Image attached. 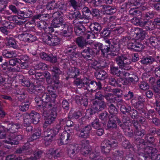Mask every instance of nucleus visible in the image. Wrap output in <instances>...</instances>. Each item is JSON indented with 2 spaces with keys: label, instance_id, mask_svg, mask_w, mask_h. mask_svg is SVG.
Returning <instances> with one entry per match:
<instances>
[{
  "label": "nucleus",
  "instance_id": "nucleus-55",
  "mask_svg": "<svg viewBox=\"0 0 160 160\" xmlns=\"http://www.w3.org/2000/svg\"><path fill=\"white\" fill-rule=\"evenodd\" d=\"M99 119L96 118L91 123V125L95 129H98L101 126Z\"/></svg>",
  "mask_w": 160,
  "mask_h": 160
},
{
  "label": "nucleus",
  "instance_id": "nucleus-49",
  "mask_svg": "<svg viewBox=\"0 0 160 160\" xmlns=\"http://www.w3.org/2000/svg\"><path fill=\"white\" fill-rule=\"evenodd\" d=\"M134 107L138 110H142V112H144V110L143 109V103L140 100L138 101L135 103Z\"/></svg>",
  "mask_w": 160,
  "mask_h": 160
},
{
  "label": "nucleus",
  "instance_id": "nucleus-20",
  "mask_svg": "<svg viewBox=\"0 0 160 160\" xmlns=\"http://www.w3.org/2000/svg\"><path fill=\"white\" fill-rule=\"evenodd\" d=\"M23 40L25 42H32L36 40V36L28 33H22L21 34Z\"/></svg>",
  "mask_w": 160,
  "mask_h": 160
},
{
  "label": "nucleus",
  "instance_id": "nucleus-44",
  "mask_svg": "<svg viewBox=\"0 0 160 160\" xmlns=\"http://www.w3.org/2000/svg\"><path fill=\"white\" fill-rule=\"evenodd\" d=\"M105 12L107 14L112 15L115 13L117 11L116 8L110 6H107L104 8Z\"/></svg>",
  "mask_w": 160,
  "mask_h": 160
},
{
  "label": "nucleus",
  "instance_id": "nucleus-9",
  "mask_svg": "<svg viewBox=\"0 0 160 160\" xmlns=\"http://www.w3.org/2000/svg\"><path fill=\"white\" fill-rule=\"evenodd\" d=\"M80 148V147L78 145L71 144L69 145L67 149L68 156L71 158H73L79 152Z\"/></svg>",
  "mask_w": 160,
  "mask_h": 160
},
{
  "label": "nucleus",
  "instance_id": "nucleus-29",
  "mask_svg": "<svg viewBox=\"0 0 160 160\" xmlns=\"http://www.w3.org/2000/svg\"><path fill=\"white\" fill-rule=\"evenodd\" d=\"M95 74L96 78L99 80H104L107 76L106 72L103 70L97 71Z\"/></svg>",
  "mask_w": 160,
  "mask_h": 160
},
{
  "label": "nucleus",
  "instance_id": "nucleus-47",
  "mask_svg": "<svg viewBox=\"0 0 160 160\" xmlns=\"http://www.w3.org/2000/svg\"><path fill=\"white\" fill-rule=\"evenodd\" d=\"M43 153V151L42 150L40 149L36 150L33 152L34 157H33V158H35V160H37L42 157Z\"/></svg>",
  "mask_w": 160,
  "mask_h": 160
},
{
  "label": "nucleus",
  "instance_id": "nucleus-6",
  "mask_svg": "<svg viewBox=\"0 0 160 160\" xmlns=\"http://www.w3.org/2000/svg\"><path fill=\"white\" fill-rule=\"evenodd\" d=\"M59 132L58 130L55 127L53 129L48 128L46 131L44 132V135L48 142H51L56 135Z\"/></svg>",
  "mask_w": 160,
  "mask_h": 160
},
{
  "label": "nucleus",
  "instance_id": "nucleus-12",
  "mask_svg": "<svg viewBox=\"0 0 160 160\" xmlns=\"http://www.w3.org/2000/svg\"><path fill=\"white\" fill-rule=\"evenodd\" d=\"M94 46L96 47V49L98 48L99 50H101L102 54L104 56L105 55L106 53H108L110 51H112L110 47H108V46L105 44L97 42L94 44Z\"/></svg>",
  "mask_w": 160,
  "mask_h": 160
},
{
  "label": "nucleus",
  "instance_id": "nucleus-35",
  "mask_svg": "<svg viewBox=\"0 0 160 160\" xmlns=\"http://www.w3.org/2000/svg\"><path fill=\"white\" fill-rule=\"evenodd\" d=\"M41 98L42 100L43 103L50 102H53V103L55 102V100L52 99L50 97V95L48 93H43Z\"/></svg>",
  "mask_w": 160,
  "mask_h": 160
},
{
  "label": "nucleus",
  "instance_id": "nucleus-3",
  "mask_svg": "<svg viewBox=\"0 0 160 160\" xmlns=\"http://www.w3.org/2000/svg\"><path fill=\"white\" fill-rule=\"evenodd\" d=\"M92 129L91 126L90 125H88L83 128L76 129V131L78 132L77 134L78 136L82 138H87L89 137L90 131Z\"/></svg>",
  "mask_w": 160,
  "mask_h": 160
},
{
  "label": "nucleus",
  "instance_id": "nucleus-39",
  "mask_svg": "<svg viewBox=\"0 0 160 160\" xmlns=\"http://www.w3.org/2000/svg\"><path fill=\"white\" fill-rule=\"evenodd\" d=\"M30 102L28 100L22 102L19 106V110L22 112H25L28 109Z\"/></svg>",
  "mask_w": 160,
  "mask_h": 160
},
{
  "label": "nucleus",
  "instance_id": "nucleus-50",
  "mask_svg": "<svg viewBox=\"0 0 160 160\" xmlns=\"http://www.w3.org/2000/svg\"><path fill=\"white\" fill-rule=\"evenodd\" d=\"M57 2L56 3L54 1H52L48 2L46 6V8L48 10H54L57 8Z\"/></svg>",
  "mask_w": 160,
  "mask_h": 160
},
{
  "label": "nucleus",
  "instance_id": "nucleus-11",
  "mask_svg": "<svg viewBox=\"0 0 160 160\" xmlns=\"http://www.w3.org/2000/svg\"><path fill=\"white\" fill-rule=\"evenodd\" d=\"M40 58L44 60L49 61L52 63H55L57 62L56 56H54L52 54L49 55L44 52H41L40 54Z\"/></svg>",
  "mask_w": 160,
  "mask_h": 160
},
{
  "label": "nucleus",
  "instance_id": "nucleus-24",
  "mask_svg": "<svg viewBox=\"0 0 160 160\" xmlns=\"http://www.w3.org/2000/svg\"><path fill=\"white\" fill-rule=\"evenodd\" d=\"M53 102L43 103L42 106L43 109V114H49V112L52 109L53 107Z\"/></svg>",
  "mask_w": 160,
  "mask_h": 160
},
{
  "label": "nucleus",
  "instance_id": "nucleus-34",
  "mask_svg": "<svg viewBox=\"0 0 160 160\" xmlns=\"http://www.w3.org/2000/svg\"><path fill=\"white\" fill-rule=\"evenodd\" d=\"M110 72L113 75L117 77H120L122 74V72L119 70L118 67H115L113 66H110Z\"/></svg>",
  "mask_w": 160,
  "mask_h": 160
},
{
  "label": "nucleus",
  "instance_id": "nucleus-2",
  "mask_svg": "<svg viewBox=\"0 0 160 160\" xmlns=\"http://www.w3.org/2000/svg\"><path fill=\"white\" fill-rule=\"evenodd\" d=\"M85 83L87 85V89L91 92H93L97 89L101 90L102 88V85L98 81H96L87 78Z\"/></svg>",
  "mask_w": 160,
  "mask_h": 160
},
{
  "label": "nucleus",
  "instance_id": "nucleus-56",
  "mask_svg": "<svg viewBox=\"0 0 160 160\" xmlns=\"http://www.w3.org/2000/svg\"><path fill=\"white\" fill-rule=\"evenodd\" d=\"M131 3L130 2H125L122 4L120 6V9L122 11H126L130 8Z\"/></svg>",
  "mask_w": 160,
  "mask_h": 160
},
{
  "label": "nucleus",
  "instance_id": "nucleus-13",
  "mask_svg": "<svg viewBox=\"0 0 160 160\" xmlns=\"http://www.w3.org/2000/svg\"><path fill=\"white\" fill-rule=\"evenodd\" d=\"M85 48L81 52V54L84 58H91V56L95 55V52L92 49L86 46Z\"/></svg>",
  "mask_w": 160,
  "mask_h": 160
},
{
  "label": "nucleus",
  "instance_id": "nucleus-21",
  "mask_svg": "<svg viewBox=\"0 0 160 160\" xmlns=\"http://www.w3.org/2000/svg\"><path fill=\"white\" fill-rule=\"evenodd\" d=\"M48 114H43L45 117L44 119L45 122L43 124V127L44 128H46L48 126L53 123L55 120L54 118H53L51 116H49Z\"/></svg>",
  "mask_w": 160,
  "mask_h": 160
},
{
  "label": "nucleus",
  "instance_id": "nucleus-54",
  "mask_svg": "<svg viewBox=\"0 0 160 160\" xmlns=\"http://www.w3.org/2000/svg\"><path fill=\"white\" fill-rule=\"evenodd\" d=\"M110 29L109 28L103 29L100 33L101 36L104 38L109 36L111 33Z\"/></svg>",
  "mask_w": 160,
  "mask_h": 160
},
{
  "label": "nucleus",
  "instance_id": "nucleus-59",
  "mask_svg": "<svg viewBox=\"0 0 160 160\" xmlns=\"http://www.w3.org/2000/svg\"><path fill=\"white\" fill-rule=\"evenodd\" d=\"M21 61L17 58H14L9 60L8 64L12 66H15L17 63H20Z\"/></svg>",
  "mask_w": 160,
  "mask_h": 160
},
{
  "label": "nucleus",
  "instance_id": "nucleus-57",
  "mask_svg": "<svg viewBox=\"0 0 160 160\" xmlns=\"http://www.w3.org/2000/svg\"><path fill=\"white\" fill-rule=\"evenodd\" d=\"M27 89V91L30 94L35 93L36 91L37 86L33 83H31L30 86Z\"/></svg>",
  "mask_w": 160,
  "mask_h": 160
},
{
  "label": "nucleus",
  "instance_id": "nucleus-32",
  "mask_svg": "<svg viewBox=\"0 0 160 160\" xmlns=\"http://www.w3.org/2000/svg\"><path fill=\"white\" fill-rule=\"evenodd\" d=\"M150 44L153 47L160 46V38L156 37H152L148 39Z\"/></svg>",
  "mask_w": 160,
  "mask_h": 160
},
{
  "label": "nucleus",
  "instance_id": "nucleus-18",
  "mask_svg": "<svg viewBox=\"0 0 160 160\" xmlns=\"http://www.w3.org/2000/svg\"><path fill=\"white\" fill-rule=\"evenodd\" d=\"M93 104L98 105L97 106L95 107L97 111H101L107 108L106 103L103 100L100 101L96 100L94 102Z\"/></svg>",
  "mask_w": 160,
  "mask_h": 160
},
{
  "label": "nucleus",
  "instance_id": "nucleus-63",
  "mask_svg": "<svg viewBox=\"0 0 160 160\" xmlns=\"http://www.w3.org/2000/svg\"><path fill=\"white\" fill-rule=\"evenodd\" d=\"M38 26L40 28L41 30H43L45 32H47V29L48 25L45 22H41L38 24Z\"/></svg>",
  "mask_w": 160,
  "mask_h": 160
},
{
  "label": "nucleus",
  "instance_id": "nucleus-14",
  "mask_svg": "<svg viewBox=\"0 0 160 160\" xmlns=\"http://www.w3.org/2000/svg\"><path fill=\"white\" fill-rule=\"evenodd\" d=\"M153 20H144L141 24V27L144 28L146 30H153L155 28Z\"/></svg>",
  "mask_w": 160,
  "mask_h": 160
},
{
  "label": "nucleus",
  "instance_id": "nucleus-22",
  "mask_svg": "<svg viewBox=\"0 0 160 160\" xmlns=\"http://www.w3.org/2000/svg\"><path fill=\"white\" fill-rule=\"evenodd\" d=\"M66 24V23L64 22V19H53L51 23L52 25L54 28H56L61 27L62 28L64 27V25Z\"/></svg>",
  "mask_w": 160,
  "mask_h": 160
},
{
  "label": "nucleus",
  "instance_id": "nucleus-16",
  "mask_svg": "<svg viewBox=\"0 0 160 160\" xmlns=\"http://www.w3.org/2000/svg\"><path fill=\"white\" fill-rule=\"evenodd\" d=\"M67 74L69 78H76L80 74L79 69L76 67H70L68 69Z\"/></svg>",
  "mask_w": 160,
  "mask_h": 160
},
{
  "label": "nucleus",
  "instance_id": "nucleus-10",
  "mask_svg": "<svg viewBox=\"0 0 160 160\" xmlns=\"http://www.w3.org/2000/svg\"><path fill=\"white\" fill-rule=\"evenodd\" d=\"M71 132L64 131L60 135V143L62 145L67 144L72 138Z\"/></svg>",
  "mask_w": 160,
  "mask_h": 160
},
{
  "label": "nucleus",
  "instance_id": "nucleus-42",
  "mask_svg": "<svg viewBox=\"0 0 160 160\" xmlns=\"http://www.w3.org/2000/svg\"><path fill=\"white\" fill-rule=\"evenodd\" d=\"M83 17V18L86 19L91 17V11L89 8L86 7H84L82 9V11Z\"/></svg>",
  "mask_w": 160,
  "mask_h": 160
},
{
  "label": "nucleus",
  "instance_id": "nucleus-27",
  "mask_svg": "<svg viewBox=\"0 0 160 160\" xmlns=\"http://www.w3.org/2000/svg\"><path fill=\"white\" fill-rule=\"evenodd\" d=\"M32 123L36 124L39 123L40 121V115L39 113L35 112H32L29 114Z\"/></svg>",
  "mask_w": 160,
  "mask_h": 160
},
{
  "label": "nucleus",
  "instance_id": "nucleus-23",
  "mask_svg": "<svg viewBox=\"0 0 160 160\" xmlns=\"http://www.w3.org/2000/svg\"><path fill=\"white\" fill-rule=\"evenodd\" d=\"M76 42L78 47L81 49L84 48L88 44L86 41V39L81 36L76 38Z\"/></svg>",
  "mask_w": 160,
  "mask_h": 160
},
{
  "label": "nucleus",
  "instance_id": "nucleus-15",
  "mask_svg": "<svg viewBox=\"0 0 160 160\" xmlns=\"http://www.w3.org/2000/svg\"><path fill=\"white\" fill-rule=\"evenodd\" d=\"M107 139L104 140L101 144V151L103 153L108 155L111 149V146L110 145Z\"/></svg>",
  "mask_w": 160,
  "mask_h": 160
},
{
  "label": "nucleus",
  "instance_id": "nucleus-43",
  "mask_svg": "<svg viewBox=\"0 0 160 160\" xmlns=\"http://www.w3.org/2000/svg\"><path fill=\"white\" fill-rule=\"evenodd\" d=\"M41 134V131L40 130H36L33 132L31 136L30 141L36 140L40 137Z\"/></svg>",
  "mask_w": 160,
  "mask_h": 160
},
{
  "label": "nucleus",
  "instance_id": "nucleus-36",
  "mask_svg": "<svg viewBox=\"0 0 160 160\" xmlns=\"http://www.w3.org/2000/svg\"><path fill=\"white\" fill-rule=\"evenodd\" d=\"M68 121L67 118H61L59 120V123H58L55 127L60 132L63 130V126Z\"/></svg>",
  "mask_w": 160,
  "mask_h": 160
},
{
  "label": "nucleus",
  "instance_id": "nucleus-46",
  "mask_svg": "<svg viewBox=\"0 0 160 160\" xmlns=\"http://www.w3.org/2000/svg\"><path fill=\"white\" fill-rule=\"evenodd\" d=\"M128 114L133 119H138L139 117L138 112L133 108H131Z\"/></svg>",
  "mask_w": 160,
  "mask_h": 160
},
{
  "label": "nucleus",
  "instance_id": "nucleus-58",
  "mask_svg": "<svg viewBox=\"0 0 160 160\" xmlns=\"http://www.w3.org/2000/svg\"><path fill=\"white\" fill-rule=\"evenodd\" d=\"M57 8H58L60 10L65 11L67 9L66 5L64 2H57Z\"/></svg>",
  "mask_w": 160,
  "mask_h": 160
},
{
  "label": "nucleus",
  "instance_id": "nucleus-5",
  "mask_svg": "<svg viewBox=\"0 0 160 160\" xmlns=\"http://www.w3.org/2000/svg\"><path fill=\"white\" fill-rule=\"evenodd\" d=\"M43 41L47 44L50 46H55L59 44L60 41V38L55 35L50 36L47 35L45 38L43 39Z\"/></svg>",
  "mask_w": 160,
  "mask_h": 160
},
{
  "label": "nucleus",
  "instance_id": "nucleus-64",
  "mask_svg": "<svg viewBox=\"0 0 160 160\" xmlns=\"http://www.w3.org/2000/svg\"><path fill=\"white\" fill-rule=\"evenodd\" d=\"M62 107L65 110H68L69 109V103L66 99L63 100L62 102Z\"/></svg>",
  "mask_w": 160,
  "mask_h": 160
},
{
  "label": "nucleus",
  "instance_id": "nucleus-25",
  "mask_svg": "<svg viewBox=\"0 0 160 160\" xmlns=\"http://www.w3.org/2000/svg\"><path fill=\"white\" fill-rule=\"evenodd\" d=\"M155 61V59L151 56H145L143 57L140 60L142 64L147 65L152 64Z\"/></svg>",
  "mask_w": 160,
  "mask_h": 160
},
{
  "label": "nucleus",
  "instance_id": "nucleus-28",
  "mask_svg": "<svg viewBox=\"0 0 160 160\" xmlns=\"http://www.w3.org/2000/svg\"><path fill=\"white\" fill-rule=\"evenodd\" d=\"M85 28L82 25H78L76 26L75 28V32L76 35L80 36L85 34Z\"/></svg>",
  "mask_w": 160,
  "mask_h": 160
},
{
  "label": "nucleus",
  "instance_id": "nucleus-7",
  "mask_svg": "<svg viewBox=\"0 0 160 160\" xmlns=\"http://www.w3.org/2000/svg\"><path fill=\"white\" fill-rule=\"evenodd\" d=\"M63 28L64 30L62 32V35L64 37L67 38L68 40H70L73 37V27L72 25H68L66 24Z\"/></svg>",
  "mask_w": 160,
  "mask_h": 160
},
{
  "label": "nucleus",
  "instance_id": "nucleus-33",
  "mask_svg": "<svg viewBox=\"0 0 160 160\" xmlns=\"http://www.w3.org/2000/svg\"><path fill=\"white\" fill-rule=\"evenodd\" d=\"M82 116L81 112L80 111H75L73 112H70L68 114V118L69 119H77Z\"/></svg>",
  "mask_w": 160,
  "mask_h": 160
},
{
  "label": "nucleus",
  "instance_id": "nucleus-8",
  "mask_svg": "<svg viewBox=\"0 0 160 160\" xmlns=\"http://www.w3.org/2000/svg\"><path fill=\"white\" fill-rule=\"evenodd\" d=\"M117 116H110L107 122V129L112 130L117 128Z\"/></svg>",
  "mask_w": 160,
  "mask_h": 160
},
{
  "label": "nucleus",
  "instance_id": "nucleus-40",
  "mask_svg": "<svg viewBox=\"0 0 160 160\" xmlns=\"http://www.w3.org/2000/svg\"><path fill=\"white\" fill-rule=\"evenodd\" d=\"M108 110L110 116H117L116 115L118 113V109L113 104H111L109 106Z\"/></svg>",
  "mask_w": 160,
  "mask_h": 160
},
{
  "label": "nucleus",
  "instance_id": "nucleus-31",
  "mask_svg": "<svg viewBox=\"0 0 160 160\" xmlns=\"http://www.w3.org/2000/svg\"><path fill=\"white\" fill-rule=\"evenodd\" d=\"M135 130V136H136L135 138H134V139L136 138H141L143 137L144 136H145L147 135V131L145 129L140 128H138Z\"/></svg>",
  "mask_w": 160,
  "mask_h": 160
},
{
  "label": "nucleus",
  "instance_id": "nucleus-17",
  "mask_svg": "<svg viewBox=\"0 0 160 160\" xmlns=\"http://www.w3.org/2000/svg\"><path fill=\"white\" fill-rule=\"evenodd\" d=\"M18 16L21 17V19L24 20L25 18H28L32 16V11L29 9H27L24 11L20 10L19 12Z\"/></svg>",
  "mask_w": 160,
  "mask_h": 160
},
{
  "label": "nucleus",
  "instance_id": "nucleus-52",
  "mask_svg": "<svg viewBox=\"0 0 160 160\" xmlns=\"http://www.w3.org/2000/svg\"><path fill=\"white\" fill-rule=\"evenodd\" d=\"M71 15H72L71 19L74 18L76 19L77 18L82 19L83 18V17L81 14L80 12L78 11H74V13H72Z\"/></svg>",
  "mask_w": 160,
  "mask_h": 160
},
{
  "label": "nucleus",
  "instance_id": "nucleus-61",
  "mask_svg": "<svg viewBox=\"0 0 160 160\" xmlns=\"http://www.w3.org/2000/svg\"><path fill=\"white\" fill-rule=\"evenodd\" d=\"M124 132L125 136L129 139L132 138L135 135V130L133 131V129H131L130 131H125Z\"/></svg>",
  "mask_w": 160,
  "mask_h": 160
},
{
  "label": "nucleus",
  "instance_id": "nucleus-19",
  "mask_svg": "<svg viewBox=\"0 0 160 160\" xmlns=\"http://www.w3.org/2000/svg\"><path fill=\"white\" fill-rule=\"evenodd\" d=\"M89 27L91 31L96 34L100 32L102 28L101 25L97 22L92 23L90 25Z\"/></svg>",
  "mask_w": 160,
  "mask_h": 160
},
{
  "label": "nucleus",
  "instance_id": "nucleus-62",
  "mask_svg": "<svg viewBox=\"0 0 160 160\" xmlns=\"http://www.w3.org/2000/svg\"><path fill=\"white\" fill-rule=\"evenodd\" d=\"M13 19L15 21V23L18 25H22L24 24L26 22L25 21L23 20H18V19H21V17L17 16H14L13 17Z\"/></svg>",
  "mask_w": 160,
  "mask_h": 160
},
{
  "label": "nucleus",
  "instance_id": "nucleus-38",
  "mask_svg": "<svg viewBox=\"0 0 160 160\" xmlns=\"http://www.w3.org/2000/svg\"><path fill=\"white\" fill-rule=\"evenodd\" d=\"M110 115H109L108 112L106 111L101 112L99 115V119L104 122L107 121L108 119H109V117Z\"/></svg>",
  "mask_w": 160,
  "mask_h": 160
},
{
  "label": "nucleus",
  "instance_id": "nucleus-51",
  "mask_svg": "<svg viewBox=\"0 0 160 160\" xmlns=\"http://www.w3.org/2000/svg\"><path fill=\"white\" fill-rule=\"evenodd\" d=\"M76 79L74 81V83L76 84L77 86L79 88H81L82 87H84V85H85V82L83 81L81 79L79 78H76Z\"/></svg>",
  "mask_w": 160,
  "mask_h": 160
},
{
  "label": "nucleus",
  "instance_id": "nucleus-4",
  "mask_svg": "<svg viewBox=\"0 0 160 160\" xmlns=\"http://www.w3.org/2000/svg\"><path fill=\"white\" fill-rule=\"evenodd\" d=\"M115 60L119 68H124L126 65H129L131 63V60L124 54L117 56Z\"/></svg>",
  "mask_w": 160,
  "mask_h": 160
},
{
  "label": "nucleus",
  "instance_id": "nucleus-30",
  "mask_svg": "<svg viewBox=\"0 0 160 160\" xmlns=\"http://www.w3.org/2000/svg\"><path fill=\"white\" fill-rule=\"evenodd\" d=\"M105 43H103L104 44H106V45L108 46V47H110L111 50L112 49V51H114L113 50V49L112 48H116L115 49V50L118 51V48L119 47V44H117V43H113V45L111 43V41L109 39H108L106 38H104Z\"/></svg>",
  "mask_w": 160,
  "mask_h": 160
},
{
  "label": "nucleus",
  "instance_id": "nucleus-45",
  "mask_svg": "<svg viewBox=\"0 0 160 160\" xmlns=\"http://www.w3.org/2000/svg\"><path fill=\"white\" fill-rule=\"evenodd\" d=\"M131 108V107L129 106L122 105L120 108V110L122 113L126 115L127 113L128 114Z\"/></svg>",
  "mask_w": 160,
  "mask_h": 160
},
{
  "label": "nucleus",
  "instance_id": "nucleus-53",
  "mask_svg": "<svg viewBox=\"0 0 160 160\" xmlns=\"http://www.w3.org/2000/svg\"><path fill=\"white\" fill-rule=\"evenodd\" d=\"M58 88V85L54 84L50 85L47 87V89L49 93L56 92V91Z\"/></svg>",
  "mask_w": 160,
  "mask_h": 160
},
{
  "label": "nucleus",
  "instance_id": "nucleus-48",
  "mask_svg": "<svg viewBox=\"0 0 160 160\" xmlns=\"http://www.w3.org/2000/svg\"><path fill=\"white\" fill-rule=\"evenodd\" d=\"M135 46L133 50L137 52H140L142 51L144 48V45L140 42H135Z\"/></svg>",
  "mask_w": 160,
  "mask_h": 160
},
{
  "label": "nucleus",
  "instance_id": "nucleus-60",
  "mask_svg": "<svg viewBox=\"0 0 160 160\" xmlns=\"http://www.w3.org/2000/svg\"><path fill=\"white\" fill-rule=\"evenodd\" d=\"M123 130H124L127 128L126 123L121 121V119L118 117L117 124Z\"/></svg>",
  "mask_w": 160,
  "mask_h": 160
},
{
  "label": "nucleus",
  "instance_id": "nucleus-41",
  "mask_svg": "<svg viewBox=\"0 0 160 160\" xmlns=\"http://www.w3.org/2000/svg\"><path fill=\"white\" fill-rule=\"evenodd\" d=\"M91 150L92 148L90 146L85 145L82 148L81 152L83 156L86 157L90 154Z\"/></svg>",
  "mask_w": 160,
  "mask_h": 160
},
{
  "label": "nucleus",
  "instance_id": "nucleus-26",
  "mask_svg": "<svg viewBox=\"0 0 160 160\" xmlns=\"http://www.w3.org/2000/svg\"><path fill=\"white\" fill-rule=\"evenodd\" d=\"M29 145L25 143L22 147L17 148L15 152L17 153L21 154L24 153L27 155L29 154Z\"/></svg>",
  "mask_w": 160,
  "mask_h": 160
},
{
  "label": "nucleus",
  "instance_id": "nucleus-1",
  "mask_svg": "<svg viewBox=\"0 0 160 160\" xmlns=\"http://www.w3.org/2000/svg\"><path fill=\"white\" fill-rule=\"evenodd\" d=\"M135 143L138 144L137 147L139 149H142L144 152L145 154L142 153L139 155V158H141L142 160H146L148 157L151 158L153 155L158 152V150L156 148L146 146L145 143L146 142H145L143 139L136 138L135 139Z\"/></svg>",
  "mask_w": 160,
  "mask_h": 160
},
{
  "label": "nucleus",
  "instance_id": "nucleus-37",
  "mask_svg": "<svg viewBox=\"0 0 160 160\" xmlns=\"http://www.w3.org/2000/svg\"><path fill=\"white\" fill-rule=\"evenodd\" d=\"M3 125H1L0 128L3 129L8 132L12 129V122L5 120L3 121Z\"/></svg>",
  "mask_w": 160,
  "mask_h": 160
}]
</instances>
